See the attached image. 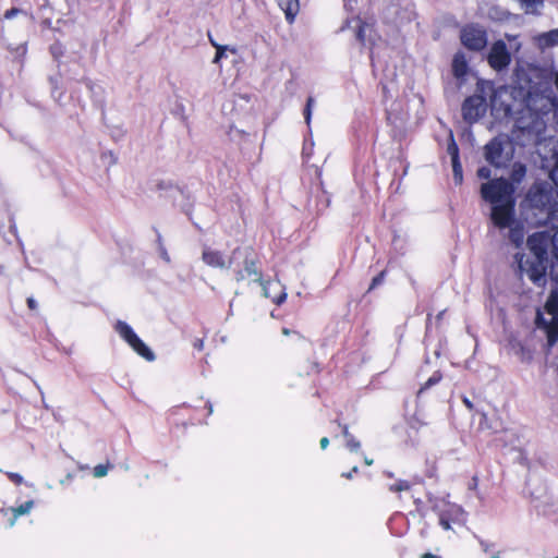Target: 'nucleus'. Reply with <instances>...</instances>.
Here are the masks:
<instances>
[{
	"mask_svg": "<svg viewBox=\"0 0 558 558\" xmlns=\"http://www.w3.org/2000/svg\"><path fill=\"white\" fill-rule=\"evenodd\" d=\"M442 378V375L440 372H435L421 387L418 390V393H422L424 390L428 389L429 387L438 384Z\"/></svg>",
	"mask_w": 558,
	"mask_h": 558,
	"instance_id": "obj_26",
	"label": "nucleus"
},
{
	"mask_svg": "<svg viewBox=\"0 0 558 558\" xmlns=\"http://www.w3.org/2000/svg\"><path fill=\"white\" fill-rule=\"evenodd\" d=\"M538 40H539V45L545 46V47L558 45V28L553 29L548 33L542 34L538 37Z\"/></svg>",
	"mask_w": 558,
	"mask_h": 558,
	"instance_id": "obj_21",
	"label": "nucleus"
},
{
	"mask_svg": "<svg viewBox=\"0 0 558 558\" xmlns=\"http://www.w3.org/2000/svg\"><path fill=\"white\" fill-rule=\"evenodd\" d=\"M239 252H240L239 250H234V251H233V253H232V255L234 256V255H236Z\"/></svg>",
	"mask_w": 558,
	"mask_h": 558,
	"instance_id": "obj_55",
	"label": "nucleus"
},
{
	"mask_svg": "<svg viewBox=\"0 0 558 558\" xmlns=\"http://www.w3.org/2000/svg\"><path fill=\"white\" fill-rule=\"evenodd\" d=\"M451 522L452 520L449 519L447 514L439 513V524L444 530H450L451 529Z\"/></svg>",
	"mask_w": 558,
	"mask_h": 558,
	"instance_id": "obj_32",
	"label": "nucleus"
},
{
	"mask_svg": "<svg viewBox=\"0 0 558 558\" xmlns=\"http://www.w3.org/2000/svg\"><path fill=\"white\" fill-rule=\"evenodd\" d=\"M442 314H444V312H440V313L438 314L437 318H442Z\"/></svg>",
	"mask_w": 558,
	"mask_h": 558,
	"instance_id": "obj_56",
	"label": "nucleus"
},
{
	"mask_svg": "<svg viewBox=\"0 0 558 558\" xmlns=\"http://www.w3.org/2000/svg\"><path fill=\"white\" fill-rule=\"evenodd\" d=\"M15 53L17 57H23L26 53V47L25 45H20L15 49Z\"/></svg>",
	"mask_w": 558,
	"mask_h": 558,
	"instance_id": "obj_39",
	"label": "nucleus"
},
{
	"mask_svg": "<svg viewBox=\"0 0 558 558\" xmlns=\"http://www.w3.org/2000/svg\"><path fill=\"white\" fill-rule=\"evenodd\" d=\"M342 434H343L345 439H349L350 437H352V435L350 434L349 428H348L347 425L343 426Z\"/></svg>",
	"mask_w": 558,
	"mask_h": 558,
	"instance_id": "obj_45",
	"label": "nucleus"
},
{
	"mask_svg": "<svg viewBox=\"0 0 558 558\" xmlns=\"http://www.w3.org/2000/svg\"><path fill=\"white\" fill-rule=\"evenodd\" d=\"M195 348L198 349V350H202L203 349V341L202 340H197L195 342Z\"/></svg>",
	"mask_w": 558,
	"mask_h": 558,
	"instance_id": "obj_49",
	"label": "nucleus"
},
{
	"mask_svg": "<svg viewBox=\"0 0 558 558\" xmlns=\"http://www.w3.org/2000/svg\"><path fill=\"white\" fill-rule=\"evenodd\" d=\"M492 558H500V554H499V551L494 553V554L492 555Z\"/></svg>",
	"mask_w": 558,
	"mask_h": 558,
	"instance_id": "obj_53",
	"label": "nucleus"
},
{
	"mask_svg": "<svg viewBox=\"0 0 558 558\" xmlns=\"http://www.w3.org/2000/svg\"><path fill=\"white\" fill-rule=\"evenodd\" d=\"M485 98L480 95H473L466 98L462 105L463 119L472 124L476 122L486 112Z\"/></svg>",
	"mask_w": 558,
	"mask_h": 558,
	"instance_id": "obj_7",
	"label": "nucleus"
},
{
	"mask_svg": "<svg viewBox=\"0 0 558 558\" xmlns=\"http://www.w3.org/2000/svg\"><path fill=\"white\" fill-rule=\"evenodd\" d=\"M354 23V28H356V38L362 44L365 43V32L367 29V26L364 25L360 19H355L352 21Z\"/></svg>",
	"mask_w": 558,
	"mask_h": 558,
	"instance_id": "obj_25",
	"label": "nucleus"
},
{
	"mask_svg": "<svg viewBox=\"0 0 558 558\" xmlns=\"http://www.w3.org/2000/svg\"><path fill=\"white\" fill-rule=\"evenodd\" d=\"M558 341V319L548 329V343L553 345Z\"/></svg>",
	"mask_w": 558,
	"mask_h": 558,
	"instance_id": "obj_28",
	"label": "nucleus"
},
{
	"mask_svg": "<svg viewBox=\"0 0 558 558\" xmlns=\"http://www.w3.org/2000/svg\"><path fill=\"white\" fill-rule=\"evenodd\" d=\"M290 332L291 331L289 329H287V328H283V330H282V333L286 335V336L290 335Z\"/></svg>",
	"mask_w": 558,
	"mask_h": 558,
	"instance_id": "obj_52",
	"label": "nucleus"
},
{
	"mask_svg": "<svg viewBox=\"0 0 558 558\" xmlns=\"http://www.w3.org/2000/svg\"><path fill=\"white\" fill-rule=\"evenodd\" d=\"M452 163V172H453V180L456 184H461L463 180L462 174V166L460 163V160L451 161Z\"/></svg>",
	"mask_w": 558,
	"mask_h": 558,
	"instance_id": "obj_27",
	"label": "nucleus"
},
{
	"mask_svg": "<svg viewBox=\"0 0 558 558\" xmlns=\"http://www.w3.org/2000/svg\"><path fill=\"white\" fill-rule=\"evenodd\" d=\"M506 38L511 43V41H517V36L514 35H509L507 34L506 35ZM515 51H518L521 47V45L519 43H514L513 46H511Z\"/></svg>",
	"mask_w": 558,
	"mask_h": 558,
	"instance_id": "obj_38",
	"label": "nucleus"
},
{
	"mask_svg": "<svg viewBox=\"0 0 558 558\" xmlns=\"http://www.w3.org/2000/svg\"><path fill=\"white\" fill-rule=\"evenodd\" d=\"M347 447L351 450L356 452L361 448V444L359 440H356L353 436L347 439Z\"/></svg>",
	"mask_w": 558,
	"mask_h": 558,
	"instance_id": "obj_33",
	"label": "nucleus"
},
{
	"mask_svg": "<svg viewBox=\"0 0 558 558\" xmlns=\"http://www.w3.org/2000/svg\"><path fill=\"white\" fill-rule=\"evenodd\" d=\"M477 175L482 179H488L490 177V170L486 167H482L478 169Z\"/></svg>",
	"mask_w": 558,
	"mask_h": 558,
	"instance_id": "obj_37",
	"label": "nucleus"
},
{
	"mask_svg": "<svg viewBox=\"0 0 558 558\" xmlns=\"http://www.w3.org/2000/svg\"><path fill=\"white\" fill-rule=\"evenodd\" d=\"M487 61L489 65L496 71H501L510 64L511 56L505 41L497 40L493 44L487 57Z\"/></svg>",
	"mask_w": 558,
	"mask_h": 558,
	"instance_id": "obj_8",
	"label": "nucleus"
},
{
	"mask_svg": "<svg viewBox=\"0 0 558 558\" xmlns=\"http://www.w3.org/2000/svg\"><path fill=\"white\" fill-rule=\"evenodd\" d=\"M209 40L211 43V45L215 47V45H218L211 37H209Z\"/></svg>",
	"mask_w": 558,
	"mask_h": 558,
	"instance_id": "obj_54",
	"label": "nucleus"
},
{
	"mask_svg": "<svg viewBox=\"0 0 558 558\" xmlns=\"http://www.w3.org/2000/svg\"><path fill=\"white\" fill-rule=\"evenodd\" d=\"M535 508L542 512L543 514H548V511L546 510V508L542 505H535Z\"/></svg>",
	"mask_w": 558,
	"mask_h": 558,
	"instance_id": "obj_46",
	"label": "nucleus"
},
{
	"mask_svg": "<svg viewBox=\"0 0 558 558\" xmlns=\"http://www.w3.org/2000/svg\"><path fill=\"white\" fill-rule=\"evenodd\" d=\"M202 259L207 266L220 269H228L232 264V257L226 258L221 252L210 247L203 250Z\"/></svg>",
	"mask_w": 558,
	"mask_h": 558,
	"instance_id": "obj_10",
	"label": "nucleus"
},
{
	"mask_svg": "<svg viewBox=\"0 0 558 558\" xmlns=\"http://www.w3.org/2000/svg\"><path fill=\"white\" fill-rule=\"evenodd\" d=\"M550 276H551L553 280L558 282V251L556 252V259L551 264V267H550Z\"/></svg>",
	"mask_w": 558,
	"mask_h": 558,
	"instance_id": "obj_34",
	"label": "nucleus"
},
{
	"mask_svg": "<svg viewBox=\"0 0 558 558\" xmlns=\"http://www.w3.org/2000/svg\"><path fill=\"white\" fill-rule=\"evenodd\" d=\"M452 71L454 76L462 77L466 74L468 64L463 54H456L452 62Z\"/></svg>",
	"mask_w": 558,
	"mask_h": 558,
	"instance_id": "obj_19",
	"label": "nucleus"
},
{
	"mask_svg": "<svg viewBox=\"0 0 558 558\" xmlns=\"http://www.w3.org/2000/svg\"><path fill=\"white\" fill-rule=\"evenodd\" d=\"M33 504L34 502L32 500H28V501L22 504L21 506H19L17 508L13 509L14 515L17 517V515H23V514L28 513L33 507Z\"/></svg>",
	"mask_w": 558,
	"mask_h": 558,
	"instance_id": "obj_30",
	"label": "nucleus"
},
{
	"mask_svg": "<svg viewBox=\"0 0 558 558\" xmlns=\"http://www.w3.org/2000/svg\"><path fill=\"white\" fill-rule=\"evenodd\" d=\"M553 181L558 185V168L554 169L551 172Z\"/></svg>",
	"mask_w": 558,
	"mask_h": 558,
	"instance_id": "obj_44",
	"label": "nucleus"
},
{
	"mask_svg": "<svg viewBox=\"0 0 558 558\" xmlns=\"http://www.w3.org/2000/svg\"><path fill=\"white\" fill-rule=\"evenodd\" d=\"M447 153L450 155L451 161L459 160V148L454 142L452 132H450V134H449V143L447 146Z\"/></svg>",
	"mask_w": 558,
	"mask_h": 558,
	"instance_id": "obj_24",
	"label": "nucleus"
},
{
	"mask_svg": "<svg viewBox=\"0 0 558 558\" xmlns=\"http://www.w3.org/2000/svg\"><path fill=\"white\" fill-rule=\"evenodd\" d=\"M314 102H315V100L313 97L307 98L306 106L304 109V118H305V122L307 125L311 124L312 109H313Z\"/></svg>",
	"mask_w": 558,
	"mask_h": 558,
	"instance_id": "obj_29",
	"label": "nucleus"
},
{
	"mask_svg": "<svg viewBox=\"0 0 558 558\" xmlns=\"http://www.w3.org/2000/svg\"><path fill=\"white\" fill-rule=\"evenodd\" d=\"M556 558H558V556Z\"/></svg>",
	"mask_w": 558,
	"mask_h": 558,
	"instance_id": "obj_57",
	"label": "nucleus"
},
{
	"mask_svg": "<svg viewBox=\"0 0 558 558\" xmlns=\"http://www.w3.org/2000/svg\"><path fill=\"white\" fill-rule=\"evenodd\" d=\"M526 14L537 15L544 8V0H517Z\"/></svg>",
	"mask_w": 558,
	"mask_h": 558,
	"instance_id": "obj_17",
	"label": "nucleus"
},
{
	"mask_svg": "<svg viewBox=\"0 0 558 558\" xmlns=\"http://www.w3.org/2000/svg\"><path fill=\"white\" fill-rule=\"evenodd\" d=\"M481 193L482 197L493 205V223L499 229L510 226L514 215L512 184L505 179H496L482 184Z\"/></svg>",
	"mask_w": 558,
	"mask_h": 558,
	"instance_id": "obj_1",
	"label": "nucleus"
},
{
	"mask_svg": "<svg viewBox=\"0 0 558 558\" xmlns=\"http://www.w3.org/2000/svg\"><path fill=\"white\" fill-rule=\"evenodd\" d=\"M19 12H20V10H17V9H14V8H13V9L8 10V11L5 12L4 17H5V19H12V17H14Z\"/></svg>",
	"mask_w": 558,
	"mask_h": 558,
	"instance_id": "obj_41",
	"label": "nucleus"
},
{
	"mask_svg": "<svg viewBox=\"0 0 558 558\" xmlns=\"http://www.w3.org/2000/svg\"><path fill=\"white\" fill-rule=\"evenodd\" d=\"M531 497L533 498V500H535V499H539V498H542V497H546V492L544 490V492H543V495H542V496H537V497H533V494H531Z\"/></svg>",
	"mask_w": 558,
	"mask_h": 558,
	"instance_id": "obj_50",
	"label": "nucleus"
},
{
	"mask_svg": "<svg viewBox=\"0 0 558 558\" xmlns=\"http://www.w3.org/2000/svg\"><path fill=\"white\" fill-rule=\"evenodd\" d=\"M542 214L545 215L544 218L537 219V223L549 227L551 230H558V207L553 206Z\"/></svg>",
	"mask_w": 558,
	"mask_h": 558,
	"instance_id": "obj_14",
	"label": "nucleus"
},
{
	"mask_svg": "<svg viewBox=\"0 0 558 558\" xmlns=\"http://www.w3.org/2000/svg\"><path fill=\"white\" fill-rule=\"evenodd\" d=\"M442 514H447L453 523H465V512L461 506L448 504L447 508L440 511Z\"/></svg>",
	"mask_w": 558,
	"mask_h": 558,
	"instance_id": "obj_15",
	"label": "nucleus"
},
{
	"mask_svg": "<svg viewBox=\"0 0 558 558\" xmlns=\"http://www.w3.org/2000/svg\"><path fill=\"white\" fill-rule=\"evenodd\" d=\"M461 41L470 50H482L487 45L486 31L478 25H466L461 31Z\"/></svg>",
	"mask_w": 558,
	"mask_h": 558,
	"instance_id": "obj_6",
	"label": "nucleus"
},
{
	"mask_svg": "<svg viewBox=\"0 0 558 558\" xmlns=\"http://www.w3.org/2000/svg\"><path fill=\"white\" fill-rule=\"evenodd\" d=\"M527 246L534 254L535 259H546L548 248L558 251V231L555 234L549 232H536L527 238Z\"/></svg>",
	"mask_w": 558,
	"mask_h": 558,
	"instance_id": "obj_4",
	"label": "nucleus"
},
{
	"mask_svg": "<svg viewBox=\"0 0 558 558\" xmlns=\"http://www.w3.org/2000/svg\"><path fill=\"white\" fill-rule=\"evenodd\" d=\"M258 282L262 284V288H263V295H264L265 298H271V299H272V301H274L276 304H278V305H280L281 303H283V301H284V300H286V298H287V293H286V292H281L278 296H271V294H270V288H271V287H274V286L278 287V286H279L278 283L272 284V283H270V282H264L263 280H262V281H258Z\"/></svg>",
	"mask_w": 558,
	"mask_h": 558,
	"instance_id": "obj_20",
	"label": "nucleus"
},
{
	"mask_svg": "<svg viewBox=\"0 0 558 558\" xmlns=\"http://www.w3.org/2000/svg\"><path fill=\"white\" fill-rule=\"evenodd\" d=\"M480 545L485 553H489L490 547H493V544H489L484 539H480Z\"/></svg>",
	"mask_w": 558,
	"mask_h": 558,
	"instance_id": "obj_40",
	"label": "nucleus"
},
{
	"mask_svg": "<svg viewBox=\"0 0 558 558\" xmlns=\"http://www.w3.org/2000/svg\"><path fill=\"white\" fill-rule=\"evenodd\" d=\"M526 202L531 208L543 213L558 205V192L548 183H536L529 190Z\"/></svg>",
	"mask_w": 558,
	"mask_h": 558,
	"instance_id": "obj_3",
	"label": "nucleus"
},
{
	"mask_svg": "<svg viewBox=\"0 0 558 558\" xmlns=\"http://www.w3.org/2000/svg\"><path fill=\"white\" fill-rule=\"evenodd\" d=\"M50 51H51L52 57L56 60L60 59L63 56V53H64L63 46L61 44H59V43L53 44L50 47Z\"/></svg>",
	"mask_w": 558,
	"mask_h": 558,
	"instance_id": "obj_31",
	"label": "nucleus"
},
{
	"mask_svg": "<svg viewBox=\"0 0 558 558\" xmlns=\"http://www.w3.org/2000/svg\"><path fill=\"white\" fill-rule=\"evenodd\" d=\"M463 403H464L469 409H472V408H473L472 402H471L469 399H466V398H464V399H463Z\"/></svg>",
	"mask_w": 558,
	"mask_h": 558,
	"instance_id": "obj_48",
	"label": "nucleus"
},
{
	"mask_svg": "<svg viewBox=\"0 0 558 558\" xmlns=\"http://www.w3.org/2000/svg\"><path fill=\"white\" fill-rule=\"evenodd\" d=\"M27 305L31 310H36L37 308V303L36 301L33 299V298H28L27 299Z\"/></svg>",
	"mask_w": 558,
	"mask_h": 558,
	"instance_id": "obj_42",
	"label": "nucleus"
},
{
	"mask_svg": "<svg viewBox=\"0 0 558 558\" xmlns=\"http://www.w3.org/2000/svg\"><path fill=\"white\" fill-rule=\"evenodd\" d=\"M9 477L11 478L12 483L16 486L25 484L23 477L17 473H10Z\"/></svg>",
	"mask_w": 558,
	"mask_h": 558,
	"instance_id": "obj_35",
	"label": "nucleus"
},
{
	"mask_svg": "<svg viewBox=\"0 0 558 558\" xmlns=\"http://www.w3.org/2000/svg\"><path fill=\"white\" fill-rule=\"evenodd\" d=\"M544 260L545 259H536L535 264L531 265L529 268H525L521 257L519 259V268L521 272H525L534 283L541 286L545 281L546 266L544 265Z\"/></svg>",
	"mask_w": 558,
	"mask_h": 558,
	"instance_id": "obj_11",
	"label": "nucleus"
},
{
	"mask_svg": "<svg viewBox=\"0 0 558 558\" xmlns=\"http://www.w3.org/2000/svg\"><path fill=\"white\" fill-rule=\"evenodd\" d=\"M245 278H252V280L256 282L262 281V274L256 268L254 260L246 259L244 270H240L236 272V281H242Z\"/></svg>",
	"mask_w": 558,
	"mask_h": 558,
	"instance_id": "obj_12",
	"label": "nucleus"
},
{
	"mask_svg": "<svg viewBox=\"0 0 558 558\" xmlns=\"http://www.w3.org/2000/svg\"><path fill=\"white\" fill-rule=\"evenodd\" d=\"M278 5L284 12L286 20L292 24L300 10L299 0H277Z\"/></svg>",
	"mask_w": 558,
	"mask_h": 558,
	"instance_id": "obj_13",
	"label": "nucleus"
},
{
	"mask_svg": "<svg viewBox=\"0 0 558 558\" xmlns=\"http://www.w3.org/2000/svg\"><path fill=\"white\" fill-rule=\"evenodd\" d=\"M485 158L495 167H501L508 161L509 156L504 153V146L500 138H494L486 144Z\"/></svg>",
	"mask_w": 558,
	"mask_h": 558,
	"instance_id": "obj_9",
	"label": "nucleus"
},
{
	"mask_svg": "<svg viewBox=\"0 0 558 558\" xmlns=\"http://www.w3.org/2000/svg\"><path fill=\"white\" fill-rule=\"evenodd\" d=\"M329 445V439L327 437H323L320 440H319V446L322 449H326Z\"/></svg>",
	"mask_w": 558,
	"mask_h": 558,
	"instance_id": "obj_43",
	"label": "nucleus"
},
{
	"mask_svg": "<svg viewBox=\"0 0 558 558\" xmlns=\"http://www.w3.org/2000/svg\"><path fill=\"white\" fill-rule=\"evenodd\" d=\"M113 468H114V465L112 463H110L109 461H107L106 463H99V464L95 465L94 468H89L88 465H83V464L78 465V469L81 471H86V470L90 471L92 475L95 478H101V477L107 476L109 471L112 470Z\"/></svg>",
	"mask_w": 558,
	"mask_h": 558,
	"instance_id": "obj_16",
	"label": "nucleus"
},
{
	"mask_svg": "<svg viewBox=\"0 0 558 558\" xmlns=\"http://www.w3.org/2000/svg\"><path fill=\"white\" fill-rule=\"evenodd\" d=\"M116 331L129 343V345L142 357L154 361V352L137 337L133 329L124 322L116 324Z\"/></svg>",
	"mask_w": 558,
	"mask_h": 558,
	"instance_id": "obj_5",
	"label": "nucleus"
},
{
	"mask_svg": "<svg viewBox=\"0 0 558 558\" xmlns=\"http://www.w3.org/2000/svg\"><path fill=\"white\" fill-rule=\"evenodd\" d=\"M545 308L549 314L558 315V290H553L545 304Z\"/></svg>",
	"mask_w": 558,
	"mask_h": 558,
	"instance_id": "obj_22",
	"label": "nucleus"
},
{
	"mask_svg": "<svg viewBox=\"0 0 558 558\" xmlns=\"http://www.w3.org/2000/svg\"><path fill=\"white\" fill-rule=\"evenodd\" d=\"M553 106L549 98L529 97L526 108L522 110L515 122L517 128L523 133L538 137L546 129L544 116L551 110Z\"/></svg>",
	"mask_w": 558,
	"mask_h": 558,
	"instance_id": "obj_2",
	"label": "nucleus"
},
{
	"mask_svg": "<svg viewBox=\"0 0 558 558\" xmlns=\"http://www.w3.org/2000/svg\"><path fill=\"white\" fill-rule=\"evenodd\" d=\"M365 463L367 465H372L373 464V460L372 459H368V458H365Z\"/></svg>",
	"mask_w": 558,
	"mask_h": 558,
	"instance_id": "obj_51",
	"label": "nucleus"
},
{
	"mask_svg": "<svg viewBox=\"0 0 558 558\" xmlns=\"http://www.w3.org/2000/svg\"><path fill=\"white\" fill-rule=\"evenodd\" d=\"M384 276H385V271H381L379 275H377L373 281H372V284L369 287V289H373L374 287L380 284L384 280Z\"/></svg>",
	"mask_w": 558,
	"mask_h": 558,
	"instance_id": "obj_36",
	"label": "nucleus"
},
{
	"mask_svg": "<svg viewBox=\"0 0 558 558\" xmlns=\"http://www.w3.org/2000/svg\"><path fill=\"white\" fill-rule=\"evenodd\" d=\"M216 48V56L213 60V63L218 64L220 60L226 56L227 51H231L232 53H235L236 50L234 48H230L229 46H222V45H215Z\"/></svg>",
	"mask_w": 558,
	"mask_h": 558,
	"instance_id": "obj_23",
	"label": "nucleus"
},
{
	"mask_svg": "<svg viewBox=\"0 0 558 558\" xmlns=\"http://www.w3.org/2000/svg\"><path fill=\"white\" fill-rule=\"evenodd\" d=\"M513 221H514V218L512 219L510 226H508L507 228H510V232H509L510 241L517 247H519L523 243V241H524L523 227L518 225V223L513 225Z\"/></svg>",
	"mask_w": 558,
	"mask_h": 558,
	"instance_id": "obj_18",
	"label": "nucleus"
},
{
	"mask_svg": "<svg viewBox=\"0 0 558 558\" xmlns=\"http://www.w3.org/2000/svg\"><path fill=\"white\" fill-rule=\"evenodd\" d=\"M421 558H441V557L430 554V553H426V554L422 555Z\"/></svg>",
	"mask_w": 558,
	"mask_h": 558,
	"instance_id": "obj_47",
	"label": "nucleus"
}]
</instances>
